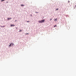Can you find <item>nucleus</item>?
Segmentation results:
<instances>
[{"instance_id": "f8f14e48", "label": "nucleus", "mask_w": 76, "mask_h": 76, "mask_svg": "<svg viewBox=\"0 0 76 76\" xmlns=\"http://www.w3.org/2000/svg\"><path fill=\"white\" fill-rule=\"evenodd\" d=\"M68 2H69V3H70V1H68Z\"/></svg>"}, {"instance_id": "ddd939ff", "label": "nucleus", "mask_w": 76, "mask_h": 76, "mask_svg": "<svg viewBox=\"0 0 76 76\" xmlns=\"http://www.w3.org/2000/svg\"><path fill=\"white\" fill-rule=\"evenodd\" d=\"M52 19H50V20H51Z\"/></svg>"}, {"instance_id": "6e6552de", "label": "nucleus", "mask_w": 76, "mask_h": 76, "mask_svg": "<svg viewBox=\"0 0 76 76\" xmlns=\"http://www.w3.org/2000/svg\"><path fill=\"white\" fill-rule=\"evenodd\" d=\"M21 6H24V5H22V4L21 5Z\"/></svg>"}, {"instance_id": "39448f33", "label": "nucleus", "mask_w": 76, "mask_h": 76, "mask_svg": "<svg viewBox=\"0 0 76 76\" xmlns=\"http://www.w3.org/2000/svg\"><path fill=\"white\" fill-rule=\"evenodd\" d=\"M54 20L55 21H56V20H57V19H55Z\"/></svg>"}, {"instance_id": "f03ea898", "label": "nucleus", "mask_w": 76, "mask_h": 76, "mask_svg": "<svg viewBox=\"0 0 76 76\" xmlns=\"http://www.w3.org/2000/svg\"><path fill=\"white\" fill-rule=\"evenodd\" d=\"M14 45V44H13L11 43L9 45V47H10V46H13V45Z\"/></svg>"}, {"instance_id": "423d86ee", "label": "nucleus", "mask_w": 76, "mask_h": 76, "mask_svg": "<svg viewBox=\"0 0 76 76\" xmlns=\"http://www.w3.org/2000/svg\"><path fill=\"white\" fill-rule=\"evenodd\" d=\"M5 0H1V1L2 2L4 1H5Z\"/></svg>"}, {"instance_id": "1a4fd4ad", "label": "nucleus", "mask_w": 76, "mask_h": 76, "mask_svg": "<svg viewBox=\"0 0 76 76\" xmlns=\"http://www.w3.org/2000/svg\"><path fill=\"white\" fill-rule=\"evenodd\" d=\"M58 10V9H56V10Z\"/></svg>"}, {"instance_id": "9b49d317", "label": "nucleus", "mask_w": 76, "mask_h": 76, "mask_svg": "<svg viewBox=\"0 0 76 76\" xmlns=\"http://www.w3.org/2000/svg\"><path fill=\"white\" fill-rule=\"evenodd\" d=\"M76 7V5H75V7H74V9Z\"/></svg>"}, {"instance_id": "20e7f679", "label": "nucleus", "mask_w": 76, "mask_h": 76, "mask_svg": "<svg viewBox=\"0 0 76 76\" xmlns=\"http://www.w3.org/2000/svg\"><path fill=\"white\" fill-rule=\"evenodd\" d=\"M12 19L11 18H8V20H10V19Z\"/></svg>"}, {"instance_id": "0eeeda50", "label": "nucleus", "mask_w": 76, "mask_h": 76, "mask_svg": "<svg viewBox=\"0 0 76 76\" xmlns=\"http://www.w3.org/2000/svg\"><path fill=\"white\" fill-rule=\"evenodd\" d=\"M57 27V25H56L54 26V27Z\"/></svg>"}, {"instance_id": "4468645a", "label": "nucleus", "mask_w": 76, "mask_h": 76, "mask_svg": "<svg viewBox=\"0 0 76 76\" xmlns=\"http://www.w3.org/2000/svg\"><path fill=\"white\" fill-rule=\"evenodd\" d=\"M26 34H28V33H27Z\"/></svg>"}, {"instance_id": "9d476101", "label": "nucleus", "mask_w": 76, "mask_h": 76, "mask_svg": "<svg viewBox=\"0 0 76 76\" xmlns=\"http://www.w3.org/2000/svg\"><path fill=\"white\" fill-rule=\"evenodd\" d=\"M21 31H22V30H20V32H21Z\"/></svg>"}, {"instance_id": "f257e3e1", "label": "nucleus", "mask_w": 76, "mask_h": 76, "mask_svg": "<svg viewBox=\"0 0 76 76\" xmlns=\"http://www.w3.org/2000/svg\"><path fill=\"white\" fill-rule=\"evenodd\" d=\"M45 22V20H41V21H39V23H43V22Z\"/></svg>"}, {"instance_id": "7ed1b4c3", "label": "nucleus", "mask_w": 76, "mask_h": 76, "mask_svg": "<svg viewBox=\"0 0 76 76\" xmlns=\"http://www.w3.org/2000/svg\"><path fill=\"white\" fill-rule=\"evenodd\" d=\"M15 25H13V24H11V27H12V26H15Z\"/></svg>"}]
</instances>
